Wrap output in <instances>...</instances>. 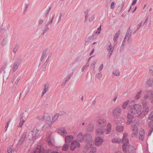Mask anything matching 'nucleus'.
<instances>
[{
  "label": "nucleus",
  "mask_w": 153,
  "mask_h": 153,
  "mask_svg": "<svg viewBox=\"0 0 153 153\" xmlns=\"http://www.w3.org/2000/svg\"><path fill=\"white\" fill-rule=\"evenodd\" d=\"M95 62L94 64H92L91 65V68H92V69H94L95 68Z\"/></svg>",
  "instance_id": "56"
},
{
  "label": "nucleus",
  "mask_w": 153,
  "mask_h": 153,
  "mask_svg": "<svg viewBox=\"0 0 153 153\" xmlns=\"http://www.w3.org/2000/svg\"><path fill=\"white\" fill-rule=\"evenodd\" d=\"M131 122H132L131 120H128L127 121L126 123L127 125H129L131 123Z\"/></svg>",
  "instance_id": "59"
},
{
  "label": "nucleus",
  "mask_w": 153,
  "mask_h": 153,
  "mask_svg": "<svg viewBox=\"0 0 153 153\" xmlns=\"http://www.w3.org/2000/svg\"><path fill=\"white\" fill-rule=\"evenodd\" d=\"M101 26L100 25V27H98V28H97V30H98V31H100H100H101Z\"/></svg>",
  "instance_id": "60"
},
{
  "label": "nucleus",
  "mask_w": 153,
  "mask_h": 153,
  "mask_svg": "<svg viewBox=\"0 0 153 153\" xmlns=\"http://www.w3.org/2000/svg\"><path fill=\"white\" fill-rule=\"evenodd\" d=\"M58 132L59 134H61L62 135H64L67 134L66 131L64 128L59 129Z\"/></svg>",
  "instance_id": "16"
},
{
  "label": "nucleus",
  "mask_w": 153,
  "mask_h": 153,
  "mask_svg": "<svg viewBox=\"0 0 153 153\" xmlns=\"http://www.w3.org/2000/svg\"><path fill=\"white\" fill-rule=\"evenodd\" d=\"M120 33V31H118L115 35L114 37V40L115 41H116L117 39V37L118 35H119Z\"/></svg>",
  "instance_id": "29"
},
{
  "label": "nucleus",
  "mask_w": 153,
  "mask_h": 153,
  "mask_svg": "<svg viewBox=\"0 0 153 153\" xmlns=\"http://www.w3.org/2000/svg\"><path fill=\"white\" fill-rule=\"evenodd\" d=\"M146 83L150 86H152L153 85V79L151 78L148 79L146 81Z\"/></svg>",
  "instance_id": "22"
},
{
  "label": "nucleus",
  "mask_w": 153,
  "mask_h": 153,
  "mask_svg": "<svg viewBox=\"0 0 153 153\" xmlns=\"http://www.w3.org/2000/svg\"><path fill=\"white\" fill-rule=\"evenodd\" d=\"M148 97L150 98L151 102L153 104V96H148Z\"/></svg>",
  "instance_id": "51"
},
{
  "label": "nucleus",
  "mask_w": 153,
  "mask_h": 153,
  "mask_svg": "<svg viewBox=\"0 0 153 153\" xmlns=\"http://www.w3.org/2000/svg\"><path fill=\"white\" fill-rule=\"evenodd\" d=\"M122 149L124 153H135V148L132 145H129V143L123 144Z\"/></svg>",
  "instance_id": "1"
},
{
  "label": "nucleus",
  "mask_w": 153,
  "mask_h": 153,
  "mask_svg": "<svg viewBox=\"0 0 153 153\" xmlns=\"http://www.w3.org/2000/svg\"><path fill=\"white\" fill-rule=\"evenodd\" d=\"M49 86V85L48 84H46L45 85L44 89L42 92V95H44L48 91Z\"/></svg>",
  "instance_id": "15"
},
{
  "label": "nucleus",
  "mask_w": 153,
  "mask_h": 153,
  "mask_svg": "<svg viewBox=\"0 0 153 153\" xmlns=\"http://www.w3.org/2000/svg\"><path fill=\"white\" fill-rule=\"evenodd\" d=\"M83 137L81 134H78L77 137V140L81 142H82L83 141Z\"/></svg>",
  "instance_id": "21"
},
{
  "label": "nucleus",
  "mask_w": 153,
  "mask_h": 153,
  "mask_svg": "<svg viewBox=\"0 0 153 153\" xmlns=\"http://www.w3.org/2000/svg\"><path fill=\"white\" fill-rule=\"evenodd\" d=\"M132 127V128L133 133L131 134V137H135L136 135L137 134L138 132V129L137 128V126L135 124H134L133 123L131 124Z\"/></svg>",
  "instance_id": "6"
},
{
  "label": "nucleus",
  "mask_w": 153,
  "mask_h": 153,
  "mask_svg": "<svg viewBox=\"0 0 153 153\" xmlns=\"http://www.w3.org/2000/svg\"><path fill=\"white\" fill-rule=\"evenodd\" d=\"M121 139L119 138H114L112 140V142L113 143H119L120 142Z\"/></svg>",
  "instance_id": "26"
},
{
  "label": "nucleus",
  "mask_w": 153,
  "mask_h": 153,
  "mask_svg": "<svg viewBox=\"0 0 153 153\" xmlns=\"http://www.w3.org/2000/svg\"><path fill=\"white\" fill-rule=\"evenodd\" d=\"M149 119L153 120V111L149 114Z\"/></svg>",
  "instance_id": "34"
},
{
  "label": "nucleus",
  "mask_w": 153,
  "mask_h": 153,
  "mask_svg": "<svg viewBox=\"0 0 153 153\" xmlns=\"http://www.w3.org/2000/svg\"><path fill=\"white\" fill-rule=\"evenodd\" d=\"M69 144H64L62 148V150L64 151H67L69 147Z\"/></svg>",
  "instance_id": "23"
},
{
  "label": "nucleus",
  "mask_w": 153,
  "mask_h": 153,
  "mask_svg": "<svg viewBox=\"0 0 153 153\" xmlns=\"http://www.w3.org/2000/svg\"><path fill=\"white\" fill-rule=\"evenodd\" d=\"M43 21H44L42 19H40L38 22L39 25H41L43 22Z\"/></svg>",
  "instance_id": "52"
},
{
  "label": "nucleus",
  "mask_w": 153,
  "mask_h": 153,
  "mask_svg": "<svg viewBox=\"0 0 153 153\" xmlns=\"http://www.w3.org/2000/svg\"><path fill=\"white\" fill-rule=\"evenodd\" d=\"M80 144L79 143L76 141L73 140L71 143L70 148V150L74 151L76 148H79L80 147Z\"/></svg>",
  "instance_id": "5"
},
{
  "label": "nucleus",
  "mask_w": 153,
  "mask_h": 153,
  "mask_svg": "<svg viewBox=\"0 0 153 153\" xmlns=\"http://www.w3.org/2000/svg\"><path fill=\"white\" fill-rule=\"evenodd\" d=\"M106 125V120L104 119H100L97 121V125L99 127H104Z\"/></svg>",
  "instance_id": "8"
},
{
  "label": "nucleus",
  "mask_w": 153,
  "mask_h": 153,
  "mask_svg": "<svg viewBox=\"0 0 153 153\" xmlns=\"http://www.w3.org/2000/svg\"><path fill=\"white\" fill-rule=\"evenodd\" d=\"M102 74L101 73H100L97 74V78L98 79H100L102 77Z\"/></svg>",
  "instance_id": "44"
},
{
  "label": "nucleus",
  "mask_w": 153,
  "mask_h": 153,
  "mask_svg": "<svg viewBox=\"0 0 153 153\" xmlns=\"http://www.w3.org/2000/svg\"><path fill=\"white\" fill-rule=\"evenodd\" d=\"M96 150V148L95 147H94L91 149L89 153H95Z\"/></svg>",
  "instance_id": "33"
},
{
  "label": "nucleus",
  "mask_w": 153,
  "mask_h": 153,
  "mask_svg": "<svg viewBox=\"0 0 153 153\" xmlns=\"http://www.w3.org/2000/svg\"><path fill=\"white\" fill-rule=\"evenodd\" d=\"M74 137L71 135L67 136L65 138V142L67 143H70L73 140Z\"/></svg>",
  "instance_id": "11"
},
{
  "label": "nucleus",
  "mask_w": 153,
  "mask_h": 153,
  "mask_svg": "<svg viewBox=\"0 0 153 153\" xmlns=\"http://www.w3.org/2000/svg\"><path fill=\"white\" fill-rule=\"evenodd\" d=\"M135 102V100H132L129 104L128 107H131V106L133 105H134L133 104Z\"/></svg>",
  "instance_id": "41"
},
{
  "label": "nucleus",
  "mask_w": 153,
  "mask_h": 153,
  "mask_svg": "<svg viewBox=\"0 0 153 153\" xmlns=\"http://www.w3.org/2000/svg\"><path fill=\"white\" fill-rule=\"evenodd\" d=\"M111 129V124L108 123L107 126L106 131L105 132L106 134H108L110 133Z\"/></svg>",
  "instance_id": "17"
},
{
  "label": "nucleus",
  "mask_w": 153,
  "mask_h": 153,
  "mask_svg": "<svg viewBox=\"0 0 153 153\" xmlns=\"http://www.w3.org/2000/svg\"><path fill=\"white\" fill-rule=\"evenodd\" d=\"M116 130L119 132H121L123 131V126H117V127Z\"/></svg>",
  "instance_id": "24"
},
{
  "label": "nucleus",
  "mask_w": 153,
  "mask_h": 153,
  "mask_svg": "<svg viewBox=\"0 0 153 153\" xmlns=\"http://www.w3.org/2000/svg\"><path fill=\"white\" fill-rule=\"evenodd\" d=\"M103 64H102L100 65V67L99 68V71H101L103 68Z\"/></svg>",
  "instance_id": "54"
},
{
  "label": "nucleus",
  "mask_w": 153,
  "mask_h": 153,
  "mask_svg": "<svg viewBox=\"0 0 153 153\" xmlns=\"http://www.w3.org/2000/svg\"><path fill=\"white\" fill-rule=\"evenodd\" d=\"M46 55V52H44L42 54L41 60L42 61L43 59L45 57Z\"/></svg>",
  "instance_id": "40"
},
{
  "label": "nucleus",
  "mask_w": 153,
  "mask_h": 153,
  "mask_svg": "<svg viewBox=\"0 0 153 153\" xmlns=\"http://www.w3.org/2000/svg\"><path fill=\"white\" fill-rule=\"evenodd\" d=\"M149 110V108H146V109L145 110V111L146 112H147Z\"/></svg>",
  "instance_id": "64"
},
{
  "label": "nucleus",
  "mask_w": 153,
  "mask_h": 153,
  "mask_svg": "<svg viewBox=\"0 0 153 153\" xmlns=\"http://www.w3.org/2000/svg\"><path fill=\"white\" fill-rule=\"evenodd\" d=\"M127 38L128 39V43H130L131 41V38L130 36H128L127 35H126V36H125L123 42H124Z\"/></svg>",
  "instance_id": "25"
},
{
  "label": "nucleus",
  "mask_w": 153,
  "mask_h": 153,
  "mask_svg": "<svg viewBox=\"0 0 153 153\" xmlns=\"http://www.w3.org/2000/svg\"><path fill=\"white\" fill-rule=\"evenodd\" d=\"M94 128L93 126H90L88 128L87 130L91 132L93 131Z\"/></svg>",
  "instance_id": "39"
},
{
  "label": "nucleus",
  "mask_w": 153,
  "mask_h": 153,
  "mask_svg": "<svg viewBox=\"0 0 153 153\" xmlns=\"http://www.w3.org/2000/svg\"><path fill=\"white\" fill-rule=\"evenodd\" d=\"M21 117V120L20 121V122L19 123V124L18 126V127L19 128H21L22 126V125H23V123L21 122V121L22 119V115H20Z\"/></svg>",
  "instance_id": "38"
},
{
  "label": "nucleus",
  "mask_w": 153,
  "mask_h": 153,
  "mask_svg": "<svg viewBox=\"0 0 153 153\" xmlns=\"http://www.w3.org/2000/svg\"><path fill=\"white\" fill-rule=\"evenodd\" d=\"M31 135L32 137V140H33L36 139V137H35V134H34V131H31Z\"/></svg>",
  "instance_id": "43"
},
{
  "label": "nucleus",
  "mask_w": 153,
  "mask_h": 153,
  "mask_svg": "<svg viewBox=\"0 0 153 153\" xmlns=\"http://www.w3.org/2000/svg\"><path fill=\"white\" fill-rule=\"evenodd\" d=\"M149 126L150 128H153V120H151L149 124Z\"/></svg>",
  "instance_id": "35"
},
{
  "label": "nucleus",
  "mask_w": 153,
  "mask_h": 153,
  "mask_svg": "<svg viewBox=\"0 0 153 153\" xmlns=\"http://www.w3.org/2000/svg\"><path fill=\"white\" fill-rule=\"evenodd\" d=\"M153 131V128H150L149 131V132L148 133V135L149 136L152 133V131Z\"/></svg>",
  "instance_id": "49"
},
{
  "label": "nucleus",
  "mask_w": 153,
  "mask_h": 153,
  "mask_svg": "<svg viewBox=\"0 0 153 153\" xmlns=\"http://www.w3.org/2000/svg\"><path fill=\"white\" fill-rule=\"evenodd\" d=\"M85 21H86L87 20L91 22L94 19V15L93 14L89 13L88 10H86L85 12Z\"/></svg>",
  "instance_id": "3"
},
{
  "label": "nucleus",
  "mask_w": 153,
  "mask_h": 153,
  "mask_svg": "<svg viewBox=\"0 0 153 153\" xmlns=\"http://www.w3.org/2000/svg\"><path fill=\"white\" fill-rule=\"evenodd\" d=\"M143 22L142 21H139L138 22V24L137 25V27L138 29H139L141 26L142 25Z\"/></svg>",
  "instance_id": "42"
},
{
  "label": "nucleus",
  "mask_w": 153,
  "mask_h": 153,
  "mask_svg": "<svg viewBox=\"0 0 153 153\" xmlns=\"http://www.w3.org/2000/svg\"><path fill=\"white\" fill-rule=\"evenodd\" d=\"M89 67V65H84L82 69V71H83L86 68H87L88 67Z\"/></svg>",
  "instance_id": "45"
},
{
  "label": "nucleus",
  "mask_w": 153,
  "mask_h": 153,
  "mask_svg": "<svg viewBox=\"0 0 153 153\" xmlns=\"http://www.w3.org/2000/svg\"><path fill=\"white\" fill-rule=\"evenodd\" d=\"M20 79V77L19 76H17L14 77L12 81V83L14 82V84L16 85L18 83Z\"/></svg>",
  "instance_id": "18"
},
{
  "label": "nucleus",
  "mask_w": 153,
  "mask_h": 153,
  "mask_svg": "<svg viewBox=\"0 0 153 153\" xmlns=\"http://www.w3.org/2000/svg\"><path fill=\"white\" fill-rule=\"evenodd\" d=\"M34 134H35V137H36V138L39 136L38 131V130H34Z\"/></svg>",
  "instance_id": "46"
},
{
  "label": "nucleus",
  "mask_w": 153,
  "mask_h": 153,
  "mask_svg": "<svg viewBox=\"0 0 153 153\" xmlns=\"http://www.w3.org/2000/svg\"><path fill=\"white\" fill-rule=\"evenodd\" d=\"M148 96H144V100H142V102L143 108H146L147 106V102L145 100L146 99L148 98Z\"/></svg>",
  "instance_id": "20"
},
{
  "label": "nucleus",
  "mask_w": 153,
  "mask_h": 153,
  "mask_svg": "<svg viewBox=\"0 0 153 153\" xmlns=\"http://www.w3.org/2000/svg\"><path fill=\"white\" fill-rule=\"evenodd\" d=\"M17 49L16 48H15L13 51V52L15 53L17 51Z\"/></svg>",
  "instance_id": "63"
},
{
  "label": "nucleus",
  "mask_w": 153,
  "mask_h": 153,
  "mask_svg": "<svg viewBox=\"0 0 153 153\" xmlns=\"http://www.w3.org/2000/svg\"><path fill=\"white\" fill-rule=\"evenodd\" d=\"M127 135L128 134L127 133H125L124 134L123 138L122 140L123 144H124L126 143H129L128 139L126 138Z\"/></svg>",
  "instance_id": "12"
},
{
  "label": "nucleus",
  "mask_w": 153,
  "mask_h": 153,
  "mask_svg": "<svg viewBox=\"0 0 153 153\" xmlns=\"http://www.w3.org/2000/svg\"><path fill=\"white\" fill-rule=\"evenodd\" d=\"M7 153H12V149L11 148H10L7 150Z\"/></svg>",
  "instance_id": "55"
},
{
  "label": "nucleus",
  "mask_w": 153,
  "mask_h": 153,
  "mask_svg": "<svg viewBox=\"0 0 153 153\" xmlns=\"http://www.w3.org/2000/svg\"><path fill=\"white\" fill-rule=\"evenodd\" d=\"M48 144L50 145H51V146L53 145V144L52 142L51 141H49Z\"/></svg>",
  "instance_id": "62"
},
{
  "label": "nucleus",
  "mask_w": 153,
  "mask_h": 153,
  "mask_svg": "<svg viewBox=\"0 0 153 153\" xmlns=\"http://www.w3.org/2000/svg\"><path fill=\"white\" fill-rule=\"evenodd\" d=\"M128 108H131L130 111L132 114H138L141 111L142 107L139 104H135L131 106V107H128Z\"/></svg>",
  "instance_id": "2"
},
{
  "label": "nucleus",
  "mask_w": 153,
  "mask_h": 153,
  "mask_svg": "<svg viewBox=\"0 0 153 153\" xmlns=\"http://www.w3.org/2000/svg\"><path fill=\"white\" fill-rule=\"evenodd\" d=\"M114 47L111 46V43H109L107 47V49L108 51V55L109 56H110L111 54L114 50Z\"/></svg>",
  "instance_id": "10"
},
{
  "label": "nucleus",
  "mask_w": 153,
  "mask_h": 153,
  "mask_svg": "<svg viewBox=\"0 0 153 153\" xmlns=\"http://www.w3.org/2000/svg\"><path fill=\"white\" fill-rule=\"evenodd\" d=\"M121 112L120 108L119 107H117L114 109L112 112L113 116L115 118H117L120 115Z\"/></svg>",
  "instance_id": "4"
},
{
  "label": "nucleus",
  "mask_w": 153,
  "mask_h": 153,
  "mask_svg": "<svg viewBox=\"0 0 153 153\" xmlns=\"http://www.w3.org/2000/svg\"><path fill=\"white\" fill-rule=\"evenodd\" d=\"M144 132H143V134H140L139 137V139L140 140H143L144 139Z\"/></svg>",
  "instance_id": "32"
},
{
  "label": "nucleus",
  "mask_w": 153,
  "mask_h": 153,
  "mask_svg": "<svg viewBox=\"0 0 153 153\" xmlns=\"http://www.w3.org/2000/svg\"><path fill=\"white\" fill-rule=\"evenodd\" d=\"M59 114L58 113L56 114L53 117L52 122H54L55 121L57 120L59 116Z\"/></svg>",
  "instance_id": "28"
},
{
  "label": "nucleus",
  "mask_w": 153,
  "mask_h": 153,
  "mask_svg": "<svg viewBox=\"0 0 153 153\" xmlns=\"http://www.w3.org/2000/svg\"><path fill=\"white\" fill-rule=\"evenodd\" d=\"M27 134L26 133L24 132L21 137L20 139L19 140V142L18 143L17 146V147H19L24 142L25 139L26 137Z\"/></svg>",
  "instance_id": "7"
},
{
  "label": "nucleus",
  "mask_w": 153,
  "mask_h": 153,
  "mask_svg": "<svg viewBox=\"0 0 153 153\" xmlns=\"http://www.w3.org/2000/svg\"><path fill=\"white\" fill-rule=\"evenodd\" d=\"M11 122V121L10 120H9L8 121L7 123V124L5 127V128H6V130H5V132H6L7 131V128L8 127V126H9V123H10V122Z\"/></svg>",
  "instance_id": "48"
},
{
  "label": "nucleus",
  "mask_w": 153,
  "mask_h": 153,
  "mask_svg": "<svg viewBox=\"0 0 153 153\" xmlns=\"http://www.w3.org/2000/svg\"><path fill=\"white\" fill-rule=\"evenodd\" d=\"M115 2L114 1L112 2L111 4V6H110L111 8L112 9L114 8V7H115Z\"/></svg>",
  "instance_id": "47"
},
{
  "label": "nucleus",
  "mask_w": 153,
  "mask_h": 153,
  "mask_svg": "<svg viewBox=\"0 0 153 153\" xmlns=\"http://www.w3.org/2000/svg\"><path fill=\"white\" fill-rule=\"evenodd\" d=\"M105 131V130L102 128H98L96 130V134L97 136H100L103 134Z\"/></svg>",
  "instance_id": "13"
},
{
  "label": "nucleus",
  "mask_w": 153,
  "mask_h": 153,
  "mask_svg": "<svg viewBox=\"0 0 153 153\" xmlns=\"http://www.w3.org/2000/svg\"><path fill=\"white\" fill-rule=\"evenodd\" d=\"M36 118L40 120H43L44 119L45 117L44 116H39L36 117Z\"/></svg>",
  "instance_id": "37"
},
{
  "label": "nucleus",
  "mask_w": 153,
  "mask_h": 153,
  "mask_svg": "<svg viewBox=\"0 0 153 153\" xmlns=\"http://www.w3.org/2000/svg\"><path fill=\"white\" fill-rule=\"evenodd\" d=\"M134 116L131 115L130 113H128L127 114V117L128 119L131 120L134 118Z\"/></svg>",
  "instance_id": "31"
},
{
  "label": "nucleus",
  "mask_w": 153,
  "mask_h": 153,
  "mask_svg": "<svg viewBox=\"0 0 153 153\" xmlns=\"http://www.w3.org/2000/svg\"><path fill=\"white\" fill-rule=\"evenodd\" d=\"M103 142V139L102 137H97L95 140V145L97 146H99L102 144Z\"/></svg>",
  "instance_id": "9"
},
{
  "label": "nucleus",
  "mask_w": 153,
  "mask_h": 153,
  "mask_svg": "<svg viewBox=\"0 0 153 153\" xmlns=\"http://www.w3.org/2000/svg\"><path fill=\"white\" fill-rule=\"evenodd\" d=\"M113 75L114 76H118L120 75V72L118 71H116L113 72Z\"/></svg>",
  "instance_id": "36"
},
{
  "label": "nucleus",
  "mask_w": 153,
  "mask_h": 153,
  "mask_svg": "<svg viewBox=\"0 0 153 153\" xmlns=\"http://www.w3.org/2000/svg\"><path fill=\"white\" fill-rule=\"evenodd\" d=\"M19 63H15L14 64L12 68V70L13 72L15 71L19 67Z\"/></svg>",
  "instance_id": "19"
},
{
  "label": "nucleus",
  "mask_w": 153,
  "mask_h": 153,
  "mask_svg": "<svg viewBox=\"0 0 153 153\" xmlns=\"http://www.w3.org/2000/svg\"><path fill=\"white\" fill-rule=\"evenodd\" d=\"M149 70L153 73V65H152L150 67Z\"/></svg>",
  "instance_id": "57"
},
{
  "label": "nucleus",
  "mask_w": 153,
  "mask_h": 153,
  "mask_svg": "<svg viewBox=\"0 0 153 153\" xmlns=\"http://www.w3.org/2000/svg\"><path fill=\"white\" fill-rule=\"evenodd\" d=\"M142 92V91L141 90H139L137 92V96H140L141 95Z\"/></svg>",
  "instance_id": "53"
},
{
  "label": "nucleus",
  "mask_w": 153,
  "mask_h": 153,
  "mask_svg": "<svg viewBox=\"0 0 153 153\" xmlns=\"http://www.w3.org/2000/svg\"><path fill=\"white\" fill-rule=\"evenodd\" d=\"M90 38H85V41H86V42H88L89 40H90Z\"/></svg>",
  "instance_id": "61"
},
{
  "label": "nucleus",
  "mask_w": 153,
  "mask_h": 153,
  "mask_svg": "<svg viewBox=\"0 0 153 153\" xmlns=\"http://www.w3.org/2000/svg\"><path fill=\"white\" fill-rule=\"evenodd\" d=\"M137 0H133V1L132 4V5H133L134 4H136Z\"/></svg>",
  "instance_id": "58"
},
{
  "label": "nucleus",
  "mask_w": 153,
  "mask_h": 153,
  "mask_svg": "<svg viewBox=\"0 0 153 153\" xmlns=\"http://www.w3.org/2000/svg\"><path fill=\"white\" fill-rule=\"evenodd\" d=\"M91 139V135L88 134H85L83 137V140H84L85 141H90Z\"/></svg>",
  "instance_id": "14"
},
{
  "label": "nucleus",
  "mask_w": 153,
  "mask_h": 153,
  "mask_svg": "<svg viewBox=\"0 0 153 153\" xmlns=\"http://www.w3.org/2000/svg\"><path fill=\"white\" fill-rule=\"evenodd\" d=\"M32 153H43V152L41 151L40 149L37 148Z\"/></svg>",
  "instance_id": "30"
},
{
  "label": "nucleus",
  "mask_w": 153,
  "mask_h": 153,
  "mask_svg": "<svg viewBox=\"0 0 153 153\" xmlns=\"http://www.w3.org/2000/svg\"><path fill=\"white\" fill-rule=\"evenodd\" d=\"M52 15V18L51 19V23L53 21V20L54 18V14H51L50 15V16H51Z\"/></svg>",
  "instance_id": "50"
},
{
  "label": "nucleus",
  "mask_w": 153,
  "mask_h": 153,
  "mask_svg": "<svg viewBox=\"0 0 153 153\" xmlns=\"http://www.w3.org/2000/svg\"><path fill=\"white\" fill-rule=\"evenodd\" d=\"M129 100H128L126 101L123 102L122 104V108L123 109H125L126 106L128 105L129 102Z\"/></svg>",
  "instance_id": "27"
}]
</instances>
